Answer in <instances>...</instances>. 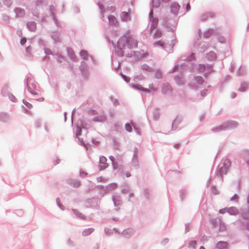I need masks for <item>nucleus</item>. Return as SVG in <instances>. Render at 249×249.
<instances>
[{"mask_svg": "<svg viewBox=\"0 0 249 249\" xmlns=\"http://www.w3.org/2000/svg\"><path fill=\"white\" fill-rule=\"evenodd\" d=\"M231 161L228 159H225L223 160V162L221 165H219V171L221 176L223 175L226 174L231 165Z\"/></svg>", "mask_w": 249, "mask_h": 249, "instance_id": "obj_1", "label": "nucleus"}, {"mask_svg": "<svg viewBox=\"0 0 249 249\" xmlns=\"http://www.w3.org/2000/svg\"><path fill=\"white\" fill-rule=\"evenodd\" d=\"M27 84L30 92L32 94H36V92L33 90L36 88L37 86L35 81L32 78H28L27 79Z\"/></svg>", "mask_w": 249, "mask_h": 249, "instance_id": "obj_2", "label": "nucleus"}, {"mask_svg": "<svg viewBox=\"0 0 249 249\" xmlns=\"http://www.w3.org/2000/svg\"><path fill=\"white\" fill-rule=\"evenodd\" d=\"M127 43V37L125 36H123L121 37L117 42V45L118 48L120 49H123Z\"/></svg>", "mask_w": 249, "mask_h": 249, "instance_id": "obj_3", "label": "nucleus"}, {"mask_svg": "<svg viewBox=\"0 0 249 249\" xmlns=\"http://www.w3.org/2000/svg\"><path fill=\"white\" fill-rule=\"evenodd\" d=\"M128 47L129 48H135L137 46V41L135 40L132 37H127Z\"/></svg>", "mask_w": 249, "mask_h": 249, "instance_id": "obj_4", "label": "nucleus"}, {"mask_svg": "<svg viewBox=\"0 0 249 249\" xmlns=\"http://www.w3.org/2000/svg\"><path fill=\"white\" fill-rule=\"evenodd\" d=\"M107 160L106 157L102 156L100 158V165L101 169H104L107 166Z\"/></svg>", "mask_w": 249, "mask_h": 249, "instance_id": "obj_5", "label": "nucleus"}, {"mask_svg": "<svg viewBox=\"0 0 249 249\" xmlns=\"http://www.w3.org/2000/svg\"><path fill=\"white\" fill-rule=\"evenodd\" d=\"M108 18L110 24L115 26L118 25V22L116 19V18L114 16L112 15L109 16L108 17Z\"/></svg>", "mask_w": 249, "mask_h": 249, "instance_id": "obj_6", "label": "nucleus"}, {"mask_svg": "<svg viewBox=\"0 0 249 249\" xmlns=\"http://www.w3.org/2000/svg\"><path fill=\"white\" fill-rule=\"evenodd\" d=\"M228 244L227 242L224 241L219 242L217 245L216 247L219 249H224L227 248Z\"/></svg>", "mask_w": 249, "mask_h": 249, "instance_id": "obj_7", "label": "nucleus"}, {"mask_svg": "<svg viewBox=\"0 0 249 249\" xmlns=\"http://www.w3.org/2000/svg\"><path fill=\"white\" fill-rule=\"evenodd\" d=\"M121 18L124 21H127L130 20L129 14L125 12H122L121 14Z\"/></svg>", "mask_w": 249, "mask_h": 249, "instance_id": "obj_8", "label": "nucleus"}, {"mask_svg": "<svg viewBox=\"0 0 249 249\" xmlns=\"http://www.w3.org/2000/svg\"><path fill=\"white\" fill-rule=\"evenodd\" d=\"M228 213L232 215L238 213V210L235 207L228 208Z\"/></svg>", "mask_w": 249, "mask_h": 249, "instance_id": "obj_9", "label": "nucleus"}, {"mask_svg": "<svg viewBox=\"0 0 249 249\" xmlns=\"http://www.w3.org/2000/svg\"><path fill=\"white\" fill-rule=\"evenodd\" d=\"M94 231V229L92 228H89L85 230L83 232V235L84 236H88L89 235L91 232H92Z\"/></svg>", "mask_w": 249, "mask_h": 249, "instance_id": "obj_10", "label": "nucleus"}, {"mask_svg": "<svg viewBox=\"0 0 249 249\" xmlns=\"http://www.w3.org/2000/svg\"><path fill=\"white\" fill-rule=\"evenodd\" d=\"M179 8V5L177 3H174L172 5V11L175 13L178 11Z\"/></svg>", "mask_w": 249, "mask_h": 249, "instance_id": "obj_11", "label": "nucleus"}, {"mask_svg": "<svg viewBox=\"0 0 249 249\" xmlns=\"http://www.w3.org/2000/svg\"><path fill=\"white\" fill-rule=\"evenodd\" d=\"M161 36V32L159 30H157L155 32V33L154 35V38H157L160 37Z\"/></svg>", "mask_w": 249, "mask_h": 249, "instance_id": "obj_12", "label": "nucleus"}, {"mask_svg": "<svg viewBox=\"0 0 249 249\" xmlns=\"http://www.w3.org/2000/svg\"><path fill=\"white\" fill-rule=\"evenodd\" d=\"M149 17L150 18V20L153 21V23H155V24L156 25L158 22L157 19H153L152 20V19H153V11H151L150 12V13L149 14Z\"/></svg>", "mask_w": 249, "mask_h": 249, "instance_id": "obj_13", "label": "nucleus"}, {"mask_svg": "<svg viewBox=\"0 0 249 249\" xmlns=\"http://www.w3.org/2000/svg\"><path fill=\"white\" fill-rule=\"evenodd\" d=\"M80 54L83 58H86L88 55V53L86 51H82L80 53Z\"/></svg>", "mask_w": 249, "mask_h": 249, "instance_id": "obj_14", "label": "nucleus"}, {"mask_svg": "<svg viewBox=\"0 0 249 249\" xmlns=\"http://www.w3.org/2000/svg\"><path fill=\"white\" fill-rule=\"evenodd\" d=\"M125 128L126 130L128 132H131L132 131L131 126L129 124H126L125 125Z\"/></svg>", "mask_w": 249, "mask_h": 249, "instance_id": "obj_15", "label": "nucleus"}, {"mask_svg": "<svg viewBox=\"0 0 249 249\" xmlns=\"http://www.w3.org/2000/svg\"><path fill=\"white\" fill-rule=\"evenodd\" d=\"M219 213L221 214H223L226 213H228V208H225L224 209L219 210Z\"/></svg>", "mask_w": 249, "mask_h": 249, "instance_id": "obj_16", "label": "nucleus"}, {"mask_svg": "<svg viewBox=\"0 0 249 249\" xmlns=\"http://www.w3.org/2000/svg\"><path fill=\"white\" fill-rule=\"evenodd\" d=\"M134 87L135 88H137L138 89H141V90H142L143 91H148L149 90H147V89H143V88L141 86V85H137L136 86H134Z\"/></svg>", "mask_w": 249, "mask_h": 249, "instance_id": "obj_17", "label": "nucleus"}, {"mask_svg": "<svg viewBox=\"0 0 249 249\" xmlns=\"http://www.w3.org/2000/svg\"><path fill=\"white\" fill-rule=\"evenodd\" d=\"M121 75H122L123 79L125 81H126L127 82H129L130 81V78L129 77H128L127 76H125V75H124V74H122Z\"/></svg>", "mask_w": 249, "mask_h": 249, "instance_id": "obj_18", "label": "nucleus"}, {"mask_svg": "<svg viewBox=\"0 0 249 249\" xmlns=\"http://www.w3.org/2000/svg\"><path fill=\"white\" fill-rule=\"evenodd\" d=\"M81 128L78 127L77 131L76 132V136H78V135H80L81 134Z\"/></svg>", "mask_w": 249, "mask_h": 249, "instance_id": "obj_19", "label": "nucleus"}, {"mask_svg": "<svg viewBox=\"0 0 249 249\" xmlns=\"http://www.w3.org/2000/svg\"><path fill=\"white\" fill-rule=\"evenodd\" d=\"M26 42V39L25 38H22L20 40V43L21 45H24Z\"/></svg>", "mask_w": 249, "mask_h": 249, "instance_id": "obj_20", "label": "nucleus"}, {"mask_svg": "<svg viewBox=\"0 0 249 249\" xmlns=\"http://www.w3.org/2000/svg\"><path fill=\"white\" fill-rule=\"evenodd\" d=\"M142 69L147 71H149L150 70V68L147 65H143L142 66Z\"/></svg>", "mask_w": 249, "mask_h": 249, "instance_id": "obj_21", "label": "nucleus"}, {"mask_svg": "<svg viewBox=\"0 0 249 249\" xmlns=\"http://www.w3.org/2000/svg\"><path fill=\"white\" fill-rule=\"evenodd\" d=\"M243 216L244 218L245 219H248L249 218V214H245V213H243Z\"/></svg>", "mask_w": 249, "mask_h": 249, "instance_id": "obj_22", "label": "nucleus"}, {"mask_svg": "<svg viewBox=\"0 0 249 249\" xmlns=\"http://www.w3.org/2000/svg\"><path fill=\"white\" fill-rule=\"evenodd\" d=\"M105 120H106V117H105V116H101L100 117V121H103H103H105Z\"/></svg>", "mask_w": 249, "mask_h": 249, "instance_id": "obj_23", "label": "nucleus"}, {"mask_svg": "<svg viewBox=\"0 0 249 249\" xmlns=\"http://www.w3.org/2000/svg\"><path fill=\"white\" fill-rule=\"evenodd\" d=\"M191 9V6L189 3H188L186 5V9L187 11H189Z\"/></svg>", "mask_w": 249, "mask_h": 249, "instance_id": "obj_24", "label": "nucleus"}, {"mask_svg": "<svg viewBox=\"0 0 249 249\" xmlns=\"http://www.w3.org/2000/svg\"><path fill=\"white\" fill-rule=\"evenodd\" d=\"M109 159L112 161L113 164H114V157L113 156H110L109 157ZM113 166H114V165H113Z\"/></svg>", "mask_w": 249, "mask_h": 249, "instance_id": "obj_25", "label": "nucleus"}, {"mask_svg": "<svg viewBox=\"0 0 249 249\" xmlns=\"http://www.w3.org/2000/svg\"><path fill=\"white\" fill-rule=\"evenodd\" d=\"M191 244H192V246H193L194 247H195V246L196 245V241H192L191 242Z\"/></svg>", "mask_w": 249, "mask_h": 249, "instance_id": "obj_26", "label": "nucleus"}, {"mask_svg": "<svg viewBox=\"0 0 249 249\" xmlns=\"http://www.w3.org/2000/svg\"><path fill=\"white\" fill-rule=\"evenodd\" d=\"M160 45L161 46H162V44L160 43V42H156L154 44V45L155 46H156V45Z\"/></svg>", "mask_w": 249, "mask_h": 249, "instance_id": "obj_27", "label": "nucleus"}, {"mask_svg": "<svg viewBox=\"0 0 249 249\" xmlns=\"http://www.w3.org/2000/svg\"><path fill=\"white\" fill-rule=\"evenodd\" d=\"M111 186H112L113 188H116L117 185L116 184H112Z\"/></svg>", "mask_w": 249, "mask_h": 249, "instance_id": "obj_28", "label": "nucleus"}, {"mask_svg": "<svg viewBox=\"0 0 249 249\" xmlns=\"http://www.w3.org/2000/svg\"><path fill=\"white\" fill-rule=\"evenodd\" d=\"M80 186V183H79V182H77V183H76V184L75 185V186H76V187H78V186Z\"/></svg>", "mask_w": 249, "mask_h": 249, "instance_id": "obj_29", "label": "nucleus"}, {"mask_svg": "<svg viewBox=\"0 0 249 249\" xmlns=\"http://www.w3.org/2000/svg\"><path fill=\"white\" fill-rule=\"evenodd\" d=\"M130 176V174L129 173H126V177H129Z\"/></svg>", "mask_w": 249, "mask_h": 249, "instance_id": "obj_30", "label": "nucleus"}, {"mask_svg": "<svg viewBox=\"0 0 249 249\" xmlns=\"http://www.w3.org/2000/svg\"><path fill=\"white\" fill-rule=\"evenodd\" d=\"M169 0H162L163 1H164V2H167L169 1Z\"/></svg>", "mask_w": 249, "mask_h": 249, "instance_id": "obj_31", "label": "nucleus"}, {"mask_svg": "<svg viewBox=\"0 0 249 249\" xmlns=\"http://www.w3.org/2000/svg\"><path fill=\"white\" fill-rule=\"evenodd\" d=\"M158 0H153V4H154V3H155Z\"/></svg>", "mask_w": 249, "mask_h": 249, "instance_id": "obj_32", "label": "nucleus"}, {"mask_svg": "<svg viewBox=\"0 0 249 249\" xmlns=\"http://www.w3.org/2000/svg\"><path fill=\"white\" fill-rule=\"evenodd\" d=\"M247 201H248V203H249V195L248 197Z\"/></svg>", "mask_w": 249, "mask_h": 249, "instance_id": "obj_33", "label": "nucleus"}, {"mask_svg": "<svg viewBox=\"0 0 249 249\" xmlns=\"http://www.w3.org/2000/svg\"><path fill=\"white\" fill-rule=\"evenodd\" d=\"M199 249H205L203 247L201 246V247H200Z\"/></svg>", "mask_w": 249, "mask_h": 249, "instance_id": "obj_34", "label": "nucleus"}]
</instances>
